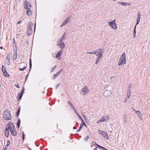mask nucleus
<instances>
[{
	"label": "nucleus",
	"instance_id": "nucleus-24",
	"mask_svg": "<svg viewBox=\"0 0 150 150\" xmlns=\"http://www.w3.org/2000/svg\"><path fill=\"white\" fill-rule=\"evenodd\" d=\"M83 124H81L80 125V126L79 129L77 130V131L78 132H80V130L82 128H83Z\"/></svg>",
	"mask_w": 150,
	"mask_h": 150
},
{
	"label": "nucleus",
	"instance_id": "nucleus-8",
	"mask_svg": "<svg viewBox=\"0 0 150 150\" xmlns=\"http://www.w3.org/2000/svg\"><path fill=\"white\" fill-rule=\"evenodd\" d=\"M120 60L121 61H122V62H123L126 63V55L125 53H123L122 54L121 57L120 59Z\"/></svg>",
	"mask_w": 150,
	"mask_h": 150
},
{
	"label": "nucleus",
	"instance_id": "nucleus-33",
	"mask_svg": "<svg viewBox=\"0 0 150 150\" xmlns=\"http://www.w3.org/2000/svg\"><path fill=\"white\" fill-rule=\"evenodd\" d=\"M132 86L131 84H129L128 86L127 89V91H131V88Z\"/></svg>",
	"mask_w": 150,
	"mask_h": 150
},
{
	"label": "nucleus",
	"instance_id": "nucleus-44",
	"mask_svg": "<svg viewBox=\"0 0 150 150\" xmlns=\"http://www.w3.org/2000/svg\"><path fill=\"white\" fill-rule=\"evenodd\" d=\"M24 88H23L22 90L21 91V92L19 93L21 95H23L24 92Z\"/></svg>",
	"mask_w": 150,
	"mask_h": 150
},
{
	"label": "nucleus",
	"instance_id": "nucleus-55",
	"mask_svg": "<svg viewBox=\"0 0 150 150\" xmlns=\"http://www.w3.org/2000/svg\"><path fill=\"white\" fill-rule=\"evenodd\" d=\"M78 117H79V119H81V120H82V118L81 117V116H80V115H78Z\"/></svg>",
	"mask_w": 150,
	"mask_h": 150
},
{
	"label": "nucleus",
	"instance_id": "nucleus-5",
	"mask_svg": "<svg viewBox=\"0 0 150 150\" xmlns=\"http://www.w3.org/2000/svg\"><path fill=\"white\" fill-rule=\"evenodd\" d=\"M98 131L99 133L103 135L105 139H108V136L106 132L101 130H99Z\"/></svg>",
	"mask_w": 150,
	"mask_h": 150
},
{
	"label": "nucleus",
	"instance_id": "nucleus-17",
	"mask_svg": "<svg viewBox=\"0 0 150 150\" xmlns=\"http://www.w3.org/2000/svg\"><path fill=\"white\" fill-rule=\"evenodd\" d=\"M98 51V49L96 50H94L92 52H86L87 54H96Z\"/></svg>",
	"mask_w": 150,
	"mask_h": 150
},
{
	"label": "nucleus",
	"instance_id": "nucleus-32",
	"mask_svg": "<svg viewBox=\"0 0 150 150\" xmlns=\"http://www.w3.org/2000/svg\"><path fill=\"white\" fill-rule=\"evenodd\" d=\"M2 71L3 72L6 71V69L5 67L3 65H2Z\"/></svg>",
	"mask_w": 150,
	"mask_h": 150
},
{
	"label": "nucleus",
	"instance_id": "nucleus-11",
	"mask_svg": "<svg viewBox=\"0 0 150 150\" xmlns=\"http://www.w3.org/2000/svg\"><path fill=\"white\" fill-rule=\"evenodd\" d=\"M12 129H10V132L13 136H15L17 135L16 131L15 130V128H14V127Z\"/></svg>",
	"mask_w": 150,
	"mask_h": 150
},
{
	"label": "nucleus",
	"instance_id": "nucleus-27",
	"mask_svg": "<svg viewBox=\"0 0 150 150\" xmlns=\"http://www.w3.org/2000/svg\"><path fill=\"white\" fill-rule=\"evenodd\" d=\"M136 25L135 26V28L134 29L133 35L134 38H135L136 37Z\"/></svg>",
	"mask_w": 150,
	"mask_h": 150
},
{
	"label": "nucleus",
	"instance_id": "nucleus-51",
	"mask_svg": "<svg viewBox=\"0 0 150 150\" xmlns=\"http://www.w3.org/2000/svg\"><path fill=\"white\" fill-rule=\"evenodd\" d=\"M71 108L72 109V110H74V111L75 110H76L75 108H74V106H73L72 107H71Z\"/></svg>",
	"mask_w": 150,
	"mask_h": 150
},
{
	"label": "nucleus",
	"instance_id": "nucleus-54",
	"mask_svg": "<svg viewBox=\"0 0 150 150\" xmlns=\"http://www.w3.org/2000/svg\"><path fill=\"white\" fill-rule=\"evenodd\" d=\"M74 112L77 115H79V114H78L76 110H75Z\"/></svg>",
	"mask_w": 150,
	"mask_h": 150
},
{
	"label": "nucleus",
	"instance_id": "nucleus-9",
	"mask_svg": "<svg viewBox=\"0 0 150 150\" xmlns=\"http://www.w3.org/2000/svg\"><path fill=\"white\" fill-rule=\"evenodd\" d=\"M98 53L96 55V56H98V57L101 59L103 55L102 50L100 49H98Z\"/></svg>",
	"mask_w": 150,
	"mask_h": 150
},
{
	"label": "nucleus",
	"instance_id": "nucleus-41",
	"mask_svg": "<svg viewBox=\"0 0 150 150\" xmlns=\"http://www.w3.org/2000/svg\"><path fill=\"white\" fill-rule=\"evenodd\" d=\"M30 71L31 69V67H32V62H31V60L30 59Z\"/></svg>",
	"mask_w": 150,
	"mask_h": 150
},
{
	"label": "nucleus",
	"instance_id": "nucleus-56",
	"mask_svg": "<svg viewBox=\"0 0 150 150\" xmlns=\"http://www.w3.org/2000/svg\"><path fill=\"white\" fill-rule=\"evenodd\" d=\"M8 63H7V64H8V65H9L11 63V62H10V60H8Z\"/></svg>",
	"mask_w": 150,
	"mask_h": 150
},
{
	"label": "nucleus",
	"instance_id": "nucleus-38",
	"mask_svg": "<svg viewBox=\"0 0 150 150\" xmlns=\"http://www.w3.org/2000/svg\"><path fill=\"white\" fill-rule=\"evenodd\" d=\"M91 144L93 146H98V144H96V143L94 142H91Z\"/></svg>",
	"mask_w": 150,
	"mask_h": 150
},
{
	"label": "nucleus",
	"instance_id": "nucleus-53",
	"mask_svg": "<svg viewBox=\"0 0 150 150\" xmlns=\"http://www.w3.org/2000/svg\"><path fill=\"white\" fill-rule=\"evenodd\" d=\"M15 86L16 87H17L18 88H20L19 86H18V84H16L15 85Z\"/></svg>",
	"mask_w": 150,
	"mask_h": 150
},
{
	"label": "nucleus",
	"instance_id": "nucleus-10",
	"mask_svg": "<svg viewBox=\"0 0 150 150\" xmlns=\"http://www.w3.org/2000/svg\"><path fill=\"white\" fill-rule=\"evenodd\" d=\"M63 69H62L60 70L59 71L57 72L56 74L54 75L53 77H52V79H56L57 76H58L60 73L63 71Z\"/></svg>",
	"mask_w": 150,
	"mask_h": 150
},
{
	"label": "nucleus",
	"instance_id": "nucleus-1",
	"mask_svg": "<svg viewBox=\"0 0 150 150\" xmlns=\"http://www.w3.org/2000/svg\"><path fill=\"white\" fill-rule=\"evenodd\" d=\"M3 117L5 120H8L11 119V116L10 111L7 110L3 112Z\"/></svg>",
	"mask_w": 150,
	"mask_h": 150
},
{
	"label": "nucleus",
	"instance_id": "nucleus-39",
	"mask_svg": "<svg viewBox=\"0 0 150 150\" xmlns=\"http://www.w3.org/2000/svg\"><path fill=\"white\" fill-rule=\"evenodd\" d=\"M132 108L134 110V111L136 113H137V112H139L140 116L141 115V113H140V111H137L136 110H135V109L133 108Z\"/></svg>",
	"mask_w": 150,
	"mask_h": 150
},
{
	"label": "nucleus",
	"instance_id": "nucleus-12",
	"mask_svg": "<svg viewBox=\"0 0 150 150\" xmlns=\"http://www.w3.org/2000/svg\"><path fill=\"white\" fill-rule=\"evenodd\" d=\"M140 17H141V14L139 12H138V13L137 14V24L135 25L136 26L138 24L140 21Z\"/></svg>",
	"mask_w": 150,
	"mask_h": 150
},
{
	"label": "nucleus",
	"instance_id": "nucleus-40",
	"mask_svg": "<svg viewBox=\"0 0 150 150\" xmlns=\"http://www.w3.org/2000/svg\"><path fill=\"white\" fill-rule=\"evenodd\" d=\"M68 104L69 105V106L70 107H72L73 105L71 103V102L69 101H68Z\"/></svg>",
	"mask_w": 150,
	"mask_h": 150
},
{
	"label": "nucleus",
	"instance_id": "nucleus-35",
	"mask_svg": "<svg viewBox=\"0 0 150 150\" xmlns=\"http://www.w3.org/2000/svg\"><path fill=\"white\" fill-rule=\"evenodd\" d=\"M100 59H101L99 58L98 57L97 58V59L96 60V62H95V64H97L98 63V62H99L100 60Z\"/></svg>",
	"mask_w": 150,
	"mask_h": 150
},
{
	"label": "nucleus",
	"instance_id": "nucleus-42",
	"mask_svg": "<svg viewBox=\"0 0 150 150\" xmlns=\"http://www.w3.org/2000/svg\"><path fill=\"white\" fill-rule=\"evenodd\" d=\"M9 146V144H8V143L5 146L4 149V150H6L8 148V146Z\"/></svg>",
	"mask_w": 150,
	"mask_h": 150
},
{
	"label": "nucleus",
	"instance_id": "nucleus-6",
	"mask_svg": "<svg viewBox=\"0 0 150 150\" xmlns=\"http://www.w3.org/2000/svg\"><path fill=\"white\" fill-rule=\"evenodd\" d=\"M71 16H70L69 17H68L62 23L60 26L61 27H62L67 24L69 21V20L71 18Z\"/></svg>",
	"mask_w": 150,
	"mask_h": 150
},
{
	"label": "nucleus",
	"instance_id": "nucleus-2",
	"mask_svg": "<svg viewBox=\"0 0 150 150\" xmlns=\"http://www.w3.org/2000/svg\"><path fill=\"white\" fill-rule=\"evenodd\" d=\"M115 20H114L111 21L109 22L108 24L109 25L111 26L112 28L115 30H116L117 29V27L115 23Z\"/></svg>",
	"mask_w": 150,
	"mask_h": 150
},
{
	"label": "nucleus",
	"instance_id": "nucleus-25",
	"mask_svg": "<svg viewBox=\"0 0 150 150\" xmlns=\"http://www.w3.org/2000/svg\"><path fill=\"white\" fill-rule=\"evenodd\" d=\"M13 47H14V46H15L16 47L15 49H17V47H16V42H15V39L14 38H13Z\"/></svg>",
	"mask_w": 150,
	"mask_h": 150
},
{
	"label": "nucleus",
	"instance_id": "nucleus-16",
	"mask_svg": "<svg viewBox=\"0 0 150 150\" xmlns=\"http://www.w3.org/2000/svg\"><path fill=\"white\" fill-rule=\"evenodd\" d=\"M26 67L27 66H25L23 64H22L20 65L19 69L21 71H22L24 70L26 68Z\"/></svg>",
	"mask_w": 150,
	"mask_h": 150
},
{
	"label": "nucleus",
	"instance_id": "nucleus-26",
	"mask_svg": "<svg viewBox=\"0 0 150 150\" xmlns=\"http://www.w3.org/2000/svg\"><path fill=\"white\" fill-rule=\"evenodd\" d=\"M20 123L21 120L20 119H19L17 123V125L18 127V128H19V127L20 125Z\"/></svg>",
	"mask_w": 150,
	"mask_h": 150
},
{
	"label": "nucleus",
	"instance_id": "nucleus-13",
	"mask_svg": "<svg viewBox=\"0 0 150 150\" xmlns=\"http://www.w3.org/2000/svg\"><path fill=\"white\" fill-rule=\"evenodd\" d=\"M14 54L13 55V59L14 60H15L17 58V49H14Z\"/></svg>",
	"mask_w": 150,
	"mask_h": 150
},
{
	"label": "nucleus",
	"instance_id": "nucleus-62",
	"mask_svg": "<svg viewBox=\"0 0 150 150\" xmlns=\"http://www.w3.org/2000/svg\"><path fill=\"white\" fill-rule=\"evenodd\" d=\"M127 98H126L125 99V101H124V103L126 102V101H127Z\"/></svg>",
	"mask_w": 150,
	"mask_h": 150
},
{
	"label": "nucleus",
	"instance_id": "nucleus-21",
	"mask_svg": "<svg viewBox=\"0 0 150 150\" xmlns=\"http://www.w3.org/2000/svg\"><path fill=\"white\" fill-rule=\"evenodd\" d=\"M62 51V50H60L57 54L56 58H58L60 57L62 54L61 52Z\"/></svg>",
	"mask_w": 150,
	"mask_h": 150
},
{
	"label": "nucleus",
	"instance_id": "nucleus-4",
	"mask_svg": "<svg viewBox=\"0 0 150 150\" xmlns=\"http://www.w3.org/2000/svg\"><path fill=\"white\" fill-rule=\"evenodd\" d=\"M82 94L84 95L88 93H89L90 91L86 86H85L81 91Z\"/></svg>",
	"mask_w": 150,
	"mask_h": 150
},
{
	"label": "nucleus",
	"instance_id": "nucleus-57",
	"mask_svg": "<svg viewBox=\"0 0 150 150\" xmlns=\"http://www.w3.org/2000/svg\"><path fill=\"white\" fill-rule=\"evenodd\" d=\"M82 122L81 124H83V125L85 123H84V121H83V119H82Z\"/></svg>",
	"mask_w": 150,
	"mask_h": 150
},
{
	"label": "nucleus",
	"instance_id": "nucleus-63",
	"mask_svg": "<svg viewBox=\"0 0 150 150\" xmlns=\"http://www.w3.org/2000/svg\"><path fill=\"white\" fill-rule=\"evenodd\" d=\"M97 147H96L93 150H97Z\"/></svg>",
	"mask_w": 150,
	"mask_h": 150
},
{
	"label": "nucleus",
	"instance_id": "nucleus-45",
	"mask_svg": "<svg viewBox=\"0 0 150 150\" xmlns=\"http://www.w3.org/2000/svg\"><path fill=\"white\" fill-rule=\"evenodd\" d=\"M124 121L125 122V123H127V118L126 117V116L125 115V117L123 119Z\"/></svg>",
	"mask_w": 150,
	"mask_h": 150
},
{
	"label": "nucleus",
	"instance_id": "nucleus-20",
	"mask_svg": "<svg viewBox=\"0 0 150 150\" xmlns=\"http://www.w3.org/2000/svg\"><path fill=\"white\" fill-rule=\"evenodd\" d=\"M28 28H32L33 27V23L31 21H30L28 24Z\"/></svg>",
	"mask_w": 150,
	"mask_h": 150
},
{
	"label": "nucleus",
	"instance_id": "nucleus-22",
	"mask_svg": "<svg viewBox=\"0 0 150 150\" xmlns=\"http://www.w3.org/2000/svg\"><path fill=\"white\" fill-rule=\"evenodd\" d=\"M20 108L19 107L18 108V110L17 111L16 115V117L18 116L19 115L20 111Z\"/></svg>",
	"mask_w": 150,
	"mask_h": 150
},
{
	"label": "nucleus",
	"instance_id": "nucleus-64",
	"mask_svg": "<svg viewBox=\"0 0 150 150\" xmlns=\"http://www.w3.org/2000/svg\"><path fill=\"white\" fill-rule=\"evenodd\" d=\"M73 129H76V127H73Z\"/></svg>",
	"mask_w": 150,
	"mask_h": 150
},
{
	"label": "nucleus",
	"instance_id": "nucleus-36",
	"mask_svg": "<svg viewBox=\"0 0 150 150\" xmlns=\"http://www.w3.org/2000/svg\"><path fill=\"white\" fill-rule=\"evenodd\" d=\"M98 148H99V149H102L103 150H104L105 149V148H104L102 146H101L100 145H98Z\"/></svg>",
	"mask_w": 150,
	"mask_h": 150
},
{
	"label": "nucleus",
	"instance_id": "nucleus-14",
	"mask_svg": "<svg viewBox=\"0 0 150 150\" xmlns=\"http://www.w3.org/2000/svg\"><path fill=\"white\" fill-rule=\"evenodd\" d=\"M14 127V128H15V127H14V125L11 122H9L8 125V128H7L8 129H10H10H12Z\"/></svg>",
	"mask_w": 150,
	"mask_h": 150
},
{
	"label": "nucleus",
	"instance_id": "nucleus-19",
	"mask_svg": "<svg viewBox=\"0 0 150 150\" xmlns=\"http://www.w3.org/2000/svg\"><path fill=\"white\" fill-rule=\"evenodd\" d=\"M5 136L7 137H8L9 135V130L7 128L5 130Z\"/></svg>",
	"mask_w": 150,
	"mask_h": 150
},
{
	"label": "nucleus",
	"instance_id": "nucleus-3",
	"mask_svg": "<svg viewBox=\"0 0 150 150\" xmlns=\"http://www.w3.org/2000/svg\"><path fill=\"white\" fill-rule=\"evenodd\" d=\"M24 6L26 10L30 9L31 8V6L29 2L26 0L24 1Z\"/></svg>",
	"mask_w": 150,
	"mask_h": 150
},
{
	"label": "nucleus",
	"instance_id": "nucleus-47",
	"mask_svg": "<svg viewBox=\"0 0 150 150\" xmlns=\"http://www.w3.org/2000/svg\"><path fill=\"white\" fill-rule=\"evenodd\" d=\"M121 4L124 6H125L126 5H127L126 3L125 2H121Z\"/></svg>",
	"mask_w": 150,
	"mask_h": 150
},
{
	"label": "nucleus",
	"instance_id": "nucleus-52",
	"mask_svg": "<svg viewBox=\"0 0 150 150\" xmlns=\"http://www.w3.org/2000/svg\"><path fill=\"white\" fill-rule=\"evenodd\" d=\"M82 115L83 116V117L84 120H86H86H87V119L86 118V117L84 115Z\"/></svg>",
	"mask_w": 150,
	"mask_h": 150
},
{
	"label": "nucleus",
	"instance_id": "nucleus-50",
	"mask_svg": "<svg viewBox=\"0 0 150 150\" xmlns=\"http://www.w3.org/2000/svg\"><path fill=\"white\" fill-rule=\"evenodd\" d=\"M24 132H23V135H22V138H23V140H24L25 138H24Z\"/></svg>",
	"mask_w": 150,
	"mask_h": 150
},
{
	"label": "nucleus",
	"instance_id": "nucleus-28",
	"mask_svg": "<svg viewBox=\"0 0 150 150\" xmlns=\"http://www.w3.org/2000/svg\"><path fill=\"white\" fill-rule=\"evenodd\" d=\"M4 74V76L6 77H8L9 76V75L7 72V71H4L3 72Z\"/></svg>",
	"mask_w": 150,
	"mask_h": 150
},
{
	"label": "nucleus",
	"instance_id": "nucleus-15",
	"mask_svg": "<svg viewBox=\"0 0 150 150\" xmlns=\"http://www.w3.org/2000/svg\"><path fill=\"white\" fill-rule=\"evenodd\" d=\"M57 45L58 47L62 49H64L65 47V45L64 42L59 43Z\"/></svg>",
	"mask_w": 150,
	"mask_h": 150
},
{
	"label": "nucleus",
	"instance_id": "nucleus-29",
	"mask_svg": "<svg viewBox=\"0 0 150 150\" xmlns=\"http://www.w3.org/2000/svg\"><path fill=\"white\" fill-rule=\"evenodd\" d=\"M66 37V33H65L62 35V37L61 38V39L62 40H63Z\"/></svg>",
	"mask_w": 150,
	"mask_h": 150
},
{
	"label": "nucleus",
	"instance_id": "nucleus-59",
	"mask_svg": "<svg viewBox=\"0 0 150 150\" xmlns=\"http://www.w3.org/2000/svg\"><path fill=\"white\" fill-rule=\"evenodd\" d=\"M28 75H26V76L25 77V78L26 79V80L27 79V78H28Z\"/></svg>",
	"mask_w": 150,
	"mask_h": 150
},
{
	"label": "nucleus",
	"instance_id": "nucleus-18",
	"mask_svg": "<svg viewBox=\"0 0 150 150\" xmlns=\"http://www.w3.org/2000/svg\"><path fill=\"white\" fill-rule=\"evenodd\" d=\"M33 32V29L32 28H28L27 29V33L29 35H31Z\"/></svg>",
	"mask_w": 150,
	"mask_h": 150
},
{
	"label": "nucleus",
	"instance_id": "nucleus-46",
	"mask_svg": "<svg viewBox=\"0 0 150 150\" xmlns=\"http://www.w3.org/2000/svg\"><path fill=\"white\" fill-rule=\"evenodd\" d=\"M62 40L61 39H59V40H58L57 41V42L58 43H62V42H63L62 41V40Z\"/></svg>",
	"mask_w": 150,
	"mask_h": 150
},
{
	"label": "nucleus",
	"instance_id": "nucleus-23",
	"mask_svg": "<svg viewBox=\"0 0 150 150\" xmlns=\"http://www.w3.org/2000/svg\"><path fill=\"white\" fill-rule=\"evenodd\" d=\"M26 14L29 16H30L32 14V13L30 10H28L26 11Z\"/></svg>",
	"mask_w": 150,
	"mask_h": 150
},
{
	"label": "nucleus",
	"instance_id": "nucleus-37",
	"mask_svg": "<svg viewBox=\"0 0 150 150\" xmlns=\"http://www.w3.org/2000/svg\"><path fill=\"white\" fill-rule=\"evenodd\" d=\"M57 67L56 66H54L51 68V72L52 73L54 70Z\"/></svg>",
	"mask_w": 150,
	"mask_h": 150
},
{
	"label": "nucleus",
	"instance_id": "nucleus-60",
	"mask_svg": "<svg viewBox=\"0 0 150 150\" xmlns=\"http://www.w3.org/2000/svg\"><path fill=\"white\" fill-rule=\"evenodd\" d=\"M137 114L138 117H139L140 116V115L139 113V112H137Z\"/></svg>",
	"mask_w": 150,
	"mask_h": 150
},
{
	"label": "nucleus",
	"instance_id": "nucleus-48",
	"mask_svg": "<svg viewBox=\"0 0 150 150\" xmlns=\"http://www.w3.org/2000/svg\"><path fill=\"white\" fill-rule=\"evenodd\" d=\"M22 96L23 95H21L20 94V93H19V95H18V96H19V99H20L21 98Z\"/></svg>",
	"mask_w": 150,
	"mask_h": 150
},
{
	"label": "nucleus",
	"instance_id": "nucleus-7",
	"mask_svg": "<svg viewBox=\"0 0 150 150\" xmlns=\"http://www.w3.org/2000/svg\"><path fill=\"white\" fill-rule=\"evenodd\" d=\"M110 118L109 116L107 115L103 117L100 120H99L98 123H99L101 122H105L108 120Z\"/></svg>",
	"mask_w": 150,
	"mask_h": 150
},
{
	"label": "nucleus",
	"instance_id": "nucleus-34",
	"mask_svg": "<svg viewBox=\"0 0 150 150\" xmlns=\"http://www.w3.org/2000/svg\"><path fill=\"white\" fill-rule=\"evenodd\" d=\"M131 91H127V96L128 98H129L131 96Z\"/></svg>",
	"mask_w": 150,
	"mask_h": 150
},
{
	"label": "nucleus",
	"instance_id": "nucleus-49",
	"mask_svg": "<svg viewBox=\"0 0 150 150\" xmlns=\"http://www.w3.org/2000/svg\"><path fill=\"white\" fill-rule=\"evenodd\" d=\"M60 85V83H59L57 84L55 88L56 89Z\"/></svg>",
	"mask_w": 150,
	"mask_h": 150
},
{
	"label": "nucleus",
	"instance_id": "nucleus-61",
	"mask_svg": "<svg viewBox=\"0 0 150 150\" xmlns=\"http://www.w3.org/2000/svg\"><path fill=\"white\" fill-rule=\"evenodd\" d=\"M21 23V21H19V22H18L17 24H19Z\"/></svg>",
	"mask_w": 150,
	"mask_h": 150
},
{
	"label": "nucleus",
	"instance_id": "nucleus-43",
	"mask_svg": "<svg viewBox=\"0 0 150 150\" xmlns=\"http://www.w3.org/2000/svg\"><path fill=\"white\" fill-rule=\"evenodd\" d=\"M89 139V136H87L85 138V141H87Z\"/></svg>",
	"mask_w": 150,
	"mask_h": 150
},
{
	"label": "nucleus",
	"instance_id": "nucleus-58",
	"mask_svg": "<svg viewBox=\"0 0 150 150\" xmlns=\"http://www.w3.org/2000/svg\"><path fill=\"white\" fill-rule=\"evenodd\" d=\"M127 5L128 6H130L131 5V4L130 3H126Z\"/></svg>",
	"mask_w": 150,
	"mask_h": 150
},
{
	"label": "nucleus",
	"instance_id": "nucleus-30",
	"mask_svg": "<svg viewBox=\"0 0 150 150\" xmlns=\"http://www.w3.org/2000/svg\"><path fill=\"white\" fill-rule=\"evenodd\" d=\"M10 54H8L7 56L6 57V60L7 61L8 60H10V59L11 58L10 57Z\"/></svg>",
	"mask_w": 150,
	"mask_h": 150
},
{
	"label": "nucleus",
	"instance_id": "nucleus-31",
	"mask_svg": "<svg viewBox=\"0 0 150 150\" xmlns=\"http://www.w3.org/2000/svg\"><path fill=\"white\" fill-rule=\"evenodd\" d=\"M125 64V63L124 62H122V61H121L120 60L118 63V65L120 66L123 64Z\"/></svg>",
	"mask_w": 150,
	"mask_h": 150
}]
</instances>
